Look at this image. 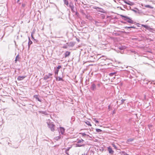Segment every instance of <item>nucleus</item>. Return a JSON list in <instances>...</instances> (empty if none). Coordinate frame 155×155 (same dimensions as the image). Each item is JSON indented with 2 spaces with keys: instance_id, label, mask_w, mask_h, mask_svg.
<instances>
[{
  "instance_id": "nucleus-11",
  "label": "nucleus",
  "mask_w": 155,
  "mask_h": 155,
  "mask_svg": "<svg viewBox=\"0 0 155 155\" xmlns=\"http://www.w3.org/2000/svg\"><path fill=\"white\" fill-rule=\"evenodd\" d=\"M38 112L39 113L41 114L45 115H48V114L47 113L46 111H39Z\"/></svg>"
},
{
  "instance_id": "nucleus-45",
  "label": "nucleus",
  "mask_w": 155,
  "mask_h": 155,
  "mask_svg": "<svg viewBox=\"0 0 155 155\" xmlns=\"http://www.w3.org/2000/svg\"><path fill=\"white\" fill-rule=\"evenodd\" d=\"M132 11H134V12H137V11L136 10H132Z\"/></svg>"
},
{
  "instance_id": "nucleus-35",
  "label": "nucleus",
  "mask_w": 155,
  "mask_h": 155,
  "mask_svg": "<svg viewBox=\"0 0 155 155\" xmlns=\"http://www.w3.org/2000/svg\"><path fill=\"white\" fill-rule=\"evenodd\" d=\"M71 148V147H68L66 149V151L67 152V151H68L69 150H70V149Z\"/></svg>"
},
{
  "instance_id": "nucleus-52",
  "label": "nucleus",
  "mask_w": 155,
  "mask_h": 155,
  "mask_svg": "<svg viewBox=\"0 0 155 155\" xmlns=\"http://www.w3.org/2000/svg\"><path fill=\"white\" fill-rule=\"evenodd\" d=\"M77 41H79V39H78V40H77Z\"/></svg>"
},
{
  "instance_id": "nucleus-1",
  "label": "nucleus",
  "mask_w": 155,
  "mask_h": 155,
  "mask_svg": "<svg viewBox=\"0 0 155 155\" xmlns=\"http://www.w3.org/2000/svg\"><path fill=\"white\" fill-rule=\"evenodd\" d=\"M120 15L121 17L124 18V20L127 21L128 23L131 24H134V23H136V22H134V21L131 19V18L129 17L126 16H124L122 15Z\"/></svg>"
},
{
  "instance_id": "nucleus-44",
  "label": "nucleus",
  "mask_w": 155,
  "mask_h": 155,
  "mask_svg": "<svg viewBox=\"0 0 155 155\" xmlns=\"http://www.w3.org/2000/svg\"><path fill=\"white\" fill-rule=\"evenodd\" d=\"M97 85L98 87H100V84H97Z\"/></svg>"
},
{
  "instance_id": "nucleus-42",
  "label": "nucleus",
  "mask_w": 155,
  "mask_h": 155,
  "mask_svg": "<svg viewBox=\"0 0 155 155\" xmlns=\"http://www.w3.org/2000/svg\"><path fill=\"white\" fill-rule=\"evenodd\" d=\"M52 75V74H51V73H49L48 74V75L50 77V76H51Z\"/></svg>"
},
{
  "instance_id": "nucleus-18",
  "label": "nucleus",
  "mask_w": 155,
  "mask_h": 155,
  "mask_svg": "<svg viewBox=\"0 0 155 155\" xmlns=\"http://www.w3.org/2000/svg\"><path fill=\"white\" fill-rule=\"evenodd\" d=\"M130 28H136L134 26H131L130 27L126 26V27H125V29H127Z\"/></svg>"
},
{
  "instance_id": "nucleus-36",
  "label": "nucleus",
  "mask_w": 155,
  "mask_h": 155,
  "mask_svg": "<svg viewBox=\"0 0 155 155\" xmlns=\"http://www.w3.org/2000/svg\"><path fill=\"white\" fill-rule=\"evenodd\" d=\"M36 98L37 99V100L40 101V102H41V100L38 97H36Z\"/></svg>"
},
{
  "instance_id": "nucleus-46",
  "label": "nucleus",
  "mask_w": 155,
  "mask_h": 155,
  "mask_svg": "<svg viewBox=\"0 0 155 155\" xmlns=\"http://www.w3.org/2000/svg\"><path fill=\"white\" fill-rule=\"evenodd\" d=\"M124 2H125L127 4V2H128V1L127 2V1H124Z\"/></svg>"
},
{
  "instance_id": "nucleus-2",
  "label": "nucleus",
  "mask_w": 155,
  "mask_h": 155,
  "mask_svg": "<svg viewBox=\"0 0 155 155\" xmlns=\"http://www.w3.org/2000/svg\"><path fill=\"white\" fill-rule=\"evenodd\" d=\"M49 128L52 131H54L55 125L52 122H47Z\"/></svg>"
},
{
  "instance_id": "nucleus-16",
  "label": "nucleus",
  "mask_w": 155,
  "mask_h": 155,
  "mask_svg": "<svg viewBox=\"0 0 155 155\" xmlns=\"http://www.w3.org/2000/svg\"><path fill=\"white\" fill-rule=\"evenodd\" d=\"M19 55L18 54L16 56L15 59V63H16L17 61H18L20 59V58L19 56Z\"/></svg>"
},
{
  "instance_id": "nucleus-51",
  "label": "nucleus",
  "mask_w": 155,
  "mask_h": 155,
  "mask_svg": "<svg viewBox=\"0 0 155 155\" xmlns=\"http://www.w3.org/2000/svg\"><path fill=\"white\" fill-rule=\"evenodd\" d=\"M28 40H29V41H31L30 40V38L29 37H28Z\"/></svg>"
},
{
  "instance_id": "nucleus-22",
  "label": "nucleus",
  "mask_w": 155,
  "mask_h": 155,
  "mask_svg": "<svg viewBox=\"0 0 155 155\" xmlns=\"http://www.w3.org/2000/svg\"><path fill=\"white\" fill-rule=\"evenodd\" d=\"M116 74V72L111 73L110 74H109V75L110 76H113L115 75Z\"/></svg>"
},
{
  "instance_id": "nucleus-5",
  "label": "nucleus",
  "mask_w": 155,
  "mask_h": 155,
  "mask_svg": "<svg viewBox=\"0 0 155 155\" xmlns=\"http://www.w3.org/2000/svg\"><path fill=\"white\" fill-rule=\"evenodd\" d=\"M65 130L64 128L62 127H60L59 132L61 133L62 134H63Z\"/></svg>"
},
{
  "instance_id": "nucleus-32",
  "label": "nucleus",
  "mask_w": 155,
  "mask_h": 155,
  "mask_svg": "<svg viewBox=\"0 0 155 155\" xmlns=\"http://www.w3.org/2000/svg\"><path fill=\"white\" fill-rule=\"evenodd\" d=\"M80 134H81L83 136H84L85 135H87L86 134L84 133H80ZM87 136H88L87 135Z\"/></svg>"
},
{
  "instance_id": "nucleus-26",
  "label": "nucleus",
  "mask_w": 155,
  "mask_h": 155,
  "mask_svg": "<svg viewBox=\"0 0 155 155\" xmlns=\"http://www.w3.org/2000/svg\"><path fill=\"white\" fill-rule=\"evenodd\" d=\"M112 146L113 147H114L115 149H116V150L117 149V147L115 145V144H114L112 143Z\"/></svg>"
},
{
  "instance_id": "nucleus-25",
  "label": "nucleus",
  "mask_w": 155,
  "mask_h": 155,
  "mask_svg": "<svg viewBox=\"0 0 155 155\" xmlns=\"http://www.w3.org/2000/svg\"><path fill=\"white\" fill-rule=\"evenodd\" d=\"M96 132L98 133H100L102 131V130L100 129H96Z\"/></svg>"
},
{
  "instance_id": "nucleus-30",
  "label": "nucleus",
  "mask_w": 155,
  "mask_h": 155,
  "mask_svg": "<svg viewBox=\"0 0 155 155\" xmlns=\"http://www.w3.org/2000/svg\"><path fill=\"white\" fill-rule=\"evenodd\" d=\"M71 8V11H72V12H75V11L74 10V7H73V8L72 7V8Z\"/></svg>"
},
{
  "instance_id": "nucleus-55",
  "label": "nucleus",
  "mask_w": 155,
  "mask_h": 155,
  "mask_svg": "<svg viewBox=\"0 0 155 155\" xmlns=\"http://www.w3.org/2000/svg\"><path fill=\"white\" fill-rule=\"evenodd\" d=\"M154 84H155V83H154Z\"/></svg>"
},
{
  "instance_id": "nucleus-39",
  "label": "nucleus",
  "mask_w": 155,
  "mask_h": 155,
  "mask_svg": "<svg viewBox=\"0 0 155 155\" xmlns=\"http://www.w3.org/2000/svg\"><path fill=\"white\" fill-rule=\"evenodd\" d=\"M119 49L121 50H122L124 49V47H121L119 48Z\"/></svg>"
},
{
  "instance_id": "nucleus-15",
  "label": "nucleus",
  "mask_w": 155,
  "mask_h": 155,
  "mask_svg": "<svg viewBox=\"0 0 155 155\" xmlns=\"http://www.w3.org/2000/svg\"><path fill=\"white\" fill-rule=\"evenodd\" d=\"M64 4L66 5L67 6H68L69 2L68 0H63Z\"/></svg>"
},
{
  "instance_id": "nucleus-21",
  "label": "nucleus",
  "mask_w": 155,
  "mask_h": 155,
  "mask_svg": "<svg viewBox=\"0 0 155 155\" xmlns=\"http://www.w3.org/2000/svg\"><path fill=\"white\" fill-rule=\"evenodd\" d=\"M32 42L31 41H29L28 42V48H29L30 47V45L32 44Z\"/></svg>"
},
{
  "instance_id": "nucleus-20",
  "label": "nucleus",
  "mask_w": 155,
  "mask_h": 155,
  "mask_svg": "<svg viewBox=\"0 0 155 155\" xmlns=\"http://www.w3.org/2000/svg\"><path fill=\"white\" fill-rule=\"evenodd\" d=\"M50 78V77L48 75H46L44 77V79L45 80H46ZM51 78H52L51 77Z\"/></svg>"
},
{
  "instance_id": "nucleus-48",
  "label": "nucleus",
  "mask_w": 155,
  "mask_h": 155,
  "mask_svg": "<svg viewBox=\"0 0 155 155\" xmlns=\"http://www.w3.org/2000/svg\"><path fill=\"white\" fill-rule=\"evenodd\" d=\"M110 105H109L108 106V109H110Z\"/></svg>"
},
{
  "instance_id": "nucleus-8",
  "label": "nucleus",
  "mask_w": 155,
  "mask_h": 155,
  "mask_svg": "<svg viewBox=\"0 0 155 155\" xmlns=\"http://www.w3.org/2000/svg\"><path fill=\"white\" fill-rule=\"evenodd\" d=\"M82 14L83 15H85V18H86L89 19H91V17L90 16V15L88 14L86 15L84 13H82Z\"/></svg>"
},
{
  "instance_id": "nucleus-33",
  "label": "nucleus",
  "mask_w": 155,
  "mask_h": 155,
  "mask_svg": "<svg viewBox=\"0 0 155 155\" xmlns=\"http://www.w3.org/2000/svg\"><path fill=\"white\" fill-rule=\"evenodd\" d=\"M122 153L123 155H129L128 154L125 152H122Z\"/></svg>"
},
{
  "instance_id": "nucleus-28",
  "label": "nucleus",
  "mask_w": 155,
  "mask_h": 155,
  "mask_svg": "<svg viewBox=\"0 0 155 155\" xmlns=\"http://www.w3.org/2000/svg\"><path fill=\"white\" fill-rule=\"evenodd\" d=\"M126 100L125 99H122L121 100V103H120V104H123L124 103V102Z\"/></svg>"
},
{
  "instance_id": "nucleus-29",
  "label": "nucleus",
  "mask_w": 155,
  "mask_h": 155,
  "mask_svg": "<svg viewBox=\"0 0 155 155\" xmlns=\"http://www.w3.org/2000/svg\"><path fill=\"white\" fill-rule=\"evenodd\" d=\"M58 71H59V70L57 69L54 71V74H58Z\"/></svg>"
},
{
  "instance_id": "nucleus-24",
  "label": "nucleus",
  "mask_w": 155,
  "mask_h": 155,
  "mask_svg": "<svg viewBox=\"0 0 155 155\" xmlns=\"http://www.w3.org/2000/svg\"><path fill=\"white\" fill-rule=\"evenodd\" d=\"M127 4L130 5H133L134 4L133 3V2L128 1V2H127Z\"/></svg>"
},
{
  "instance_id": "nucleus-53",
  "label": "nucleus",
  "mask_w": 155,
  "mask_h": 155,
  "mask_svg": "<svg viewBox=\"0 0 155 155\" xmlns=\"http://www.w3.org/2000/svg\"><path fill=\"white\" fill-rule=\"evenodd\" d=\"M136 24H139V23H136Z\"/></svg>"
},
{
  "instance_id": "nucleus-31",
  "label": "nucleus",
  "mask_w": 155,
  "mask_h": 155,
  "mask_svg": "<svg viewBox=\"0 0 155 155\" xmlns=\"http://www.w3.org/2000/svg\"><path fill=\"white\" fill-rule=\"evenodd\" d=\"M142 26H143L146 29H148V26H147V25H142Z\"/></svg>"
},
{
  "instance_id": "nucleus-4",
  "label": "nucleus",
  "mask_w": 155,
  "mask_h": 155,
  "mask_svg": "<svg viewBox=\"0 0 155 155\" xmlns=\"http://www.w3.org/2000/svg\"><path fill=\"white\" fill-rule=\"evenodd\" d=\"M91 90L93 91L96 90V86L93 83L91 84Z\"/></svg>"
},
{
  "instance_id": "nucleus-14",
  "label": "nucleus",
  "mask_w": 155,
  "mask_h": 155,
  "mask_svg": "<svg viewBox=\"0 0 155 155\" xmlns=\"http://www.w3.org/2000/svg\"><path fill=\"white\" fill-rule=\"evenodd\" d=\"M144 6L147 8H148L150 9H153V7H152L149 5H144Z\"/></svg>"
},
{
  "instance_id": "nucleus-41",
  "label": "nucleus",
  "mask_w": 155,
  "mask_h": 155,
  "mask_svg": "<svg viewBox=\"0 0 155 155\" xmlns=\"http://www.w3.org/2000/svg\"><path fill=\"white\" fill-rule=\"evenodd\" d=\"M31 37L34 40H35L34 38V37H33V34H32V33H31Z\"/></svg>"
},
{
  "instance_id": "nucleus-40",
  "label": "nucleus",
  "mask_w": 155,
  "mask_h": 155,
  "mask_svg": "<svg viewBox=\"0 0 155 155\" xmlns=\"http://www.w3.org/2000/svg\"><path fill=\"white\" fill-rule=\"evenodd\" d=\"M94 121H95V122H96V123H98V122H99L98 121H97V120H96L95 119L94 120Z\"/></svg>"
},
{
  "instance_id": "nucleus-47",
  "label": "nucleus",
  "mask_w": 155,
  "mask_h": 155,
  "mask_svg": "<svg viewBox=\"0 0 155 155\" xmlns=\"http://www.w3.org/2000/svg\"><path fill=\"white\" fill-rule=\"evenodd\" d=\"M124 2H125L127 4V2H128V1L127 2V1H124Z\"/></svg>"
},
{
  "instance_id": "nucleus-37",
  "label": "nucleus",
  "mask_w": 155,
  "mask_h": 155,
  "mask_svg": "<svg viewBox=\"0 0 155 155\" xmlns=\"http://www.w3.org/2000/svg\"><path fill=\"white\" fill-rule=\"evenodd\" d=\"M75 15L78 16L79 15V14L77 12H75Z\"/></svg>"
},
{
  "instance_id": "nucleus-7",
  "label": "nucleus",
  "mask_w": 155,
  "mask_h": 155,
  "mask_svg": "<svg viewBox=\"0 0 155 155\" xmlns=\"http://www.w3.org/2000/svg\"><path fill=\"white\" fill-rule=\"evenodd\" d=\"M26 76H19L17 78V80L18 81H21L25 78Z\"/></svg>"
},
{
  "instance_id": "nucleus-6",
  "label": "nucleus",
  "mask_w": 155,
  "mask_h": 155,
  "mask_svg": "<svg viewBox=\"0 0 155 155\" xmlns=\"http://www.w3.org/2000/svg\"><path fill=\"white\" fill-rule=\"evenodd\" d=\"M108 150L109 151V153L111 154H113L114 152L113 150H112V148L110 147H108Z\"/></svg>"
},
{
  "instance_id": "nucleus-3",
  "label": "nucleus",
  "mask_w": 155,
  "mask_h": 155,
  "mask_svg": "<svg viewBox=\"0 0 155 155\" xmlns=\"http://www.w3.org/2000/svg\"><path fill=\"white\" fill-rule=\"evenodd\" d=\"M93 8L95 9H98L99 10H98L97 11H98L100 12H103V11L104 10L102 8L98 7L96 6H94L93 7Z\"/></svg>"
},
{
  "instance_id": "nucleus-54",
  "label": "nucleus",
  "mask_w": 155,
  "mask_h": 155,
  "mask_svg": "<svg viewBox=\"0 0 155 155\" xmlns=\"http://www.w3.org/2000/svg\"><path fill=\"white\" fill-rule=\"evenodd\" d=\"M92 61H94V60Z\"/></svg>"
},
{
  "instance_id": "nucleus-19",
  "label": "nucleus",
  "mask_w": 155,
  "mask_h": 155,
  "mask_svg": "<svg viewBox=\"0 0 155 155\" xmlns=\"http://www.w3.org/2000/svg\"><path fill=\"white\" fill-rule=\"evenodd\" d=\"M77 147H83L84 146V144H80L79 143H77L76 144Z\"/></svg>"
},
{
  "instance_id": "nucleus-49",
  "label": "nucleus",
  "mask_w": 155,
  "mask_h": 155,
  "mask_svg": "<svg viewBox=\"0 0 155 155\" xmlns=\"http://www.w3.org/2000/svg\"><path fill=\"white\" fill-rule=\"evenodd\" d=\"M82 155H86V154L85 153H84L82 154Z\"/></svg>"
},
{
  "instance_id": "nucleus-17",
  "label": "nucleus",
  "mask_w": 155,
  "mask_h": 155,
  "mask_svg": "<svg viewBox=\"0 0 155 155\" xmlns=\"http://www.w3.org/2000/svg\"><path fill=\"white\" fill-rule=\"evenodd\" d=\"M68 6H69L70 8H72V7L73 8V7H74V5H73V4L72 2H70Z\"/></svg>"
},
{
  "instance_id": "nucleus-34",
  "label": "nucleus",
  "mask_w": 155,
  "mask_h": 155,
  "mask_svg": "<svg viewBox=\"0 0 155 155\" xmlns=\"http://www.w3.org/2000/svg\"><path fill=\"white\" fill-rule=\"evenodd\" d=\"M61 68V65H58L57 68V69H58L59 70V69Z\"/></svg>"
},
{
  "instance_id": "nucleus-13",
  "label": "nucleus",
  "mask_w": 155,
  "mask_h": 155,
  "mask_svg": "<svg viewBox=\"0 0 155 155\" xmlns=\"http://www.w3.org/2000/svg\"><path fill=\"white\" fill-rule=\"evenodd\" d=\"M101 22L100 21H94V24L97 26H99L100 25L99 24V23H101Z\"/></svg>"
},
{
  "instance_id": "nucleus-23",
  "label": "nucleus",
  "mask_w": 155,
  "mask_h": 155,
  "mask_svg": "<svg viewBox=\"0 0 155 155\" xmlns=\"http://www.w3.org/2000/svg\"><path fill=\"white\" fill-rule=\"evenodd\" d=\"M85 123L88 126H91L90 122L89 121H87L85 122Z\"/></svg>"
},
{
  "instance_id": "nucleus-10",
  "label": "nucleus",
  "mask_w": 155,
  "mask_h": 155,
  "mask_svg": "<svg viewBox=\"0 0 155 155\" xmlns=\"http://www.w3.org/2000/svg\"><path fill=\"white\" fill-rule=\"evenodd\" d=\"M70 54V52L68 51H66L64 53L65 57L66 58L68 57Z\"/></svg>"
},
{
  "instance_id": "nucleus-12",
  "label": "nucleus",
  "mask_w": 155,
  "mask_h": 155,
  "mask_svg": "<svg viewBox=\"0 0 155 155\" xmlns=\"http://www.w3.org/2000/svg\"><path fill=\"white\" fill-rule=\"evenodd\" d=\"M134 140L133 139L130 138L127 140V143L128 144H130V143L131 142Z\"/></svg>"
},
{
  "instance_id": "nucleus-43",
  "label": "nucleus",
  "mask_w": 155,
  "mask_h": 155,
  "mask_svg": "<svg viewBox=\"0 0 155 155\" xmlns=\"http://www.w3.org/2000/svg\"><path fill=\"white\" fill-rule=\"evenodd\" d=\"M63 48H67V47L66 46H64L63 47Z\"/></svg>"
},
{
  "instance_id": "nucleus-50",
  "label": "nucleus",
  "mask_w": 155,
  "mask_h": 155,
  "mask_svg": "<svg viewBox=\"0 0 155 155\" xmlns=\"http://www.w3.org/2000/svg\"><path fill=\"white\" fill-rule=\"evenodd\" d=\"M148 1L150 2H152V0H148Z\"/></svg>"
},
{
  "instance_id": "nucleus-9",
  "label": "nucleus",
  "mask_w": 155,
  "mask_h": 155,
  "mask_svg": "<svg viewBox=\"0 0 155 155\" xmlns=\"http://www.w3.org/2000/svg\"><path fill=\"white\" fill-rule=\"evenodd\" d=\"M84 142V140L82 139H78L77 140V143H83Z\"/></svg>"
},
{
  "instance_id": "nucleus-27",
  "label": "nucleus",
  "mask_w": 155,
  "mask_h": 155,
  "mask_svg": "<svg viewBox=\"0 0 155 155\" xmlns=\"http://www.w3.org/2000/svg\"><path fill=\"white\" fill-rule=\"evenodd\" d=\"M57 80L58 81H64L63 79L61 78L60 77H59L58 78V79L57 78Z\"/></svg>"
},
{
  "instance_id": "nucleus-38",
  "label": "nucleus",
  "mask_w": 155,
  "mask_h": 155,
  "mask_svg": "<svg viewBox=\"0 0 155 155\" xmlns=\"http://www.w3.org/2000/svg\"><path fill=\"white\" fill-rule=\"evenodd\" d=\"M25 4L23 3L22 4V7L23 8H24L25 7Z\"/></svg>"
}]
</instances>
